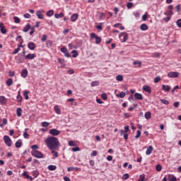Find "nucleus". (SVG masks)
<instances>
[{
  "mask_svg": "<svg viewBox=\"0 0 181 181\" xmlns=\"http://www.w3.org/2000/svg\"><path fill=\"white\" fill-rule=\"evenodd\" d=\"M64 180L65 181H70V178L69 177H64Z\"/></svg>",
  "mask_w": 181,
  "mask_h": 181,
  "instance_id": "64",
  "label": "nucleus"
},
{
  "mask_svg": "<svg viewBox=\"0 0 181 181\" xmlns=\"http://www.w3.org/2000/svg\"><path fill=\"white\" fill-rule=\"evenodd\" d=\"M156 169L158 172H160L162 170V165L160 164H158L156 166Z\"/></svg>",
  "mask_w": 181,
  "mask_h": 181,
  "instance_id": "36",
  "label": "nucleus"
},
{
  "mask_svg": "<svg viewBox=\"0 0 181 181\" xmlns=\"http://www.w3.org/2000/svg\"><path fill=\"white\" fill-rule=\"evenodd\" d=\"M124 133H127L128 132V131H129V126H128V125H126V126H124Z\"/></svg>",
  "mask_w": 181,
  "mask_h": 181,
  "instance_id": "56",
  "label": "nucleus"
},
{
  "mask_svg": "<svg viewBox=\"0 0 181 181\" xmlns=\"http://www.w3.org/2000/svg\"><path fill=\"white\" fill-rule=\"evenodd\" d=\"M129 175L128 173H126L124 174L123 176H122V180H127V179H129Z\"/></svg>",
  "mask_w": 181,
  "mask_h": 181,
  "instance_id": "42",
  "label": "nucleus"
},
{
  "mask_svg": "<svg viewBox=\"0 0 181 181\" xmlns=\"http://www.w3.org/2000/svg\"><path fill=\"white\" fill-rule=\"evenodd\" d=\"M143 90L144 91H146V93H148L149 94H151V93L152 92V89L149 86H144L143 87Z\"/></svg>",
  "mask_w": 181,
  "mask_h": 181,
  "instance_id": "10",
  "label": "nucleus"
},
{
  "mask_svg": "<svg viewBox=\"0 0 181 181\" xmlns=\"http://www.w3.org/2000/svg\"><path fill=\"white\" fill-rule=\"evenodd\" d=\"M52 45H53V42L52 40H47L46 42L47 47H52Z\"/></svg>",
  "mask_w": 181,
  "mask_h": 181,
  "instance_id": "32",
  "label": "nucleus"
},
{
  "mask_svg": "<svg viewBox=\"0 0 181 181\" xmlns=\"http://www.w3.org/2000/svg\"><path fill=\"white\" fill-rule=\"evenodd\" d=\"M78 18V14L77 13H74L71 16V22H76V21H77Z\"/></svg>",
  "mask_w": 181,
  "mask_h": 181,
  "instance_id": "12",
  "label": "nucleus"
},
{
  "mask_svg": "<svg viewBox=\"0 0 181 181\" xmlns=\"http://www.w3.org/2000/svg\"><path fill=\"white\" fill-rule=\"evenodd\" d=\"M41 40L42 42H46V40H47V35H43Z\"/></svg>",
  "mask_w": 181,
  "mask_h": 181,
  "instance_id": "49",
  "label": "nucleus"
},
{
  "mask_svg": "<svg viewBox=\"0 0 181 181\" xmlns=\"http://www.w3.org/2000/svg\"><path fill=\"white\" fill-rule=\"evenodd\" d=\"M146 119H150L151 118V112H146L144 115Z\"/></svg>",
  "mask_w": 181,
  "mask_h": 181,
  "instance_id": "31",
  "label": "nucleus"
},
{
  "mask_svg": "<svg viewBox=\"0 0 181 181\" xmlns=\"http://www.w3.org/2000/svg\"><path fill=\"white\" fill-rule=\"evenodd\" d=\"M168 76L170 78H177V77H179V73L175 72V71H171L168 74Z\"/></svg>",
  "mask_w": 181,
  "mask_h": 181,
  "instance_id": "7",
  "label": "nucleus"
},
{
  "mask_svg": "<svg viewBox=\"0 0 181 181\" xmlns=\"http://www.w3.org/2000/svg\"><path fill=\"white\" fill-rule=\"evenodd\" d=\"M24 18H25L26 19H29L30 18V14L29 13H25L23 15Z\"/></svg>",
  "mask_w": 181,
  "mask_h": 181,
  "instance_id": "53",
  "label": "nucleus"
},
{
  "mask_svg": "<svg viewBox=\"0 0 181 181\" xmlns=\"http://www.w3.org/2000/svg\"><path fill=\"white\" fill-rule=\"evenodd\" d=\"M69 146H76V141H69Z\"/></svg>",
  "mask_w": 181,
  "mask_h": 181,
  "instance_id": "40",
  "label": "nucleus"
},
{
  "mask_svg": "<svg viewBox=\"0 0 181 181\" xmlns=\"http://www.w3.org/2000/svg\"><path fill=\"white\" fill-rule=\"evenodd\" d=\"M134 97L136 100H143L144 97L142 96V94L136 93L134 94Z\"/></svg>",
  "mask_w": 181,
  "mask_h": 181,
  "instance_id": "14",
  "label": "nucleus"
},
{
  "mask_svg": "<svg viewBox=\"0 0 181 181\" xmlns=\"http://www.w3.org/2000/svg\"><path fill=\"white\" fill-rule=\"evenodd\" d=\"M33 176H34V177H37V176H39V171H33Z\"/></svg>",
  "mask_w": 181,
  "mask_h": 181,
  "instance_id": "44",
  "label": "nucleus"
},
{
  "mask_svg": "<svg viewBox=\"0 0 181 181\" xmlns=\"http://www.w3.org/2000/svg\"><path fill=\"white\" fill-rule=\"evenodd\" d=\"M28 47L30 49V50H35L36 45L34 44V42H30L28 44Z\"/></svg>",
  "mask_w": 181,
  "mask_h": 181,
  "instance_id": "9",
  "label": "nucleus"
},
{
  "mask_svg": "<svg viewBox=\"0 0 181 181\" xmlns=\"http://www.w3.org/2000/svg\"><path fill=\"white\" fill-rule=\"evenodd\" d=\"M32 149H39V146L35 144L31 146Z\"/></svg>",
  "mask_w": 181,
  "mask_h": 181,
  "instance_id": "61",
  "label": "nucleus"
},
{
  "mask_svg": "<svg viewBox=\"0 0 181 181\" xmlns=\"http://www.w3.org/2000/svg\"><path fill=\"white\" fill-rule=\"evenodd\" d=\"M91 87H95L96 86H100V81H93L90 83Z\"/></svg>",
  "mask_w": 181,
  "mask_h": 181,
  "instance_id": "26",
  "label": "nucleus"
},
{
  "mask_svg": "<svg viewBox=\"0 0 181 181\" xmlns=\"http://www.w3.org/2000/svg\"><path fill=\"white\" fill-rule=\"evenodd\" d=\"M98 153V152L97 151H93L92 153H91V156H97V154Z\"/></svg>",
  "mask_w": 181,
  "mask_h": 181,
  "instance_id": "55",
  "label": "nucleus"
},
{
  "mask_svg": "<svg viewBox=\"0 0 181 181\" xmlns=\"http://www.w3.org/2000/svg\"><path fill=\"white\" fill-rule=\"evenodd\" d=\"M49 134L53 136H57V135H60V131L57 129H51L49 131Z\"/></svg>",
  "mask_w": 181,
  "mask_h": 181,
  "instance_id": "5",
  "label": "nucleus"
},
{
  "mask_svg": "<svg viewBox=\"0 0 181 181\" xmlns=\"http://www.w3.org/2000/svg\"><path fill=\"white\" fill-rule=\"evenodd\" d=\"M17 100H18L20 102L22 101V96L21 95V91H18V93Z\"/></svg>",
  "mask_w": 181,
  "mask_h": 181,
  "instance_id": "43",
  "label": "nucleus"
},
{
  "mask_svg": "<svg viewBox=\"0 0 181 181\" xmlns=\"http://www.w3.org/2000/svg\"><path fill=\"white\" fill-rule=\"evenodd\" d=\"M17 117H22V108L18 107L16 110Z\"/></svg>",
  "mask_w": 181,
  "mask_h": 181,
  "instance_id": "20",
  "label": "nucleus"
},
{
  "mask_svg": "<svg viewBox=\"0 0 181 181\" xmlns=\"http://www.w3.org/2000/svg\"><path fill=\"white\" fill-rule=\"evenodd\" d=\"M61 52H62V53H66V52H67V48H66V47H62V48H61Z\"/></svg>",
  "mask_w": 181,
  "mask_h": 181,
  "instance_id": "58",
  "label": "nucleus"
},
{
  "mask_svg": "<svg viewBox=\"0 0 181 181\" xmlns=\"http://www.w3.org/2000/svg\"><path fill=\"white\" fill-rule=\"evenodd\" d=\"M23 176H25V177H26V179H29L30 180H33V179H34L32 176L28 175L26 172H24L23 173Z\"/></svg>",
  "mask_w": 181,
  "mask_h": 181,
  "instance_id": "19",
  "label": "nucleus"
},
{
  "mask_svg": "<svg viewBox=\"0 0 181 181\" xmlns=\"http://www.w3.org/2000/svg\"><path fill=\"white\" fill-rule=\"evenodd\" d=\"M23 136H24V138H25V139L29 136V135L28 134V132H24Z\"/></svg>",
  "mask_w": 181,
  "mask_h": 181,
  "instance_id": "62",
  "label": "nucleus"
},
{
  "mask_svg": "<svg viewBox=\"0 0 181 181\" xmlns=\"http://www.w3.org/2000/svg\"><path fill=\"white\" fill-rule=\"evenodd\" d=\"M55 112L57 114H62V110H60V108L59 107V105H56L54 107Z\"/></svg>",
  "mask_w": 181,
  "mask_h": 181,
  "instance_id": "23",
  "label": "nucleus"
},
{
  "mask_svg": "<svg viewBox=\"0 0 181 181\" xmlns=\"http://www.w3.org/2000/svg\"><path fill=\"white\" fill-rule=\"evenodd\" d=\"M45 144L50 151H54L59 148L60 143L59 139L53 136H48L45 140Z\"/></svg>",
  "mask_w": 181,
  "mask_h": 181,
  "instance_id": "1",
  "label": "nucleus"
},
{
  "mask_svg": "<svg viewBox=\"0 0 181 181\" xmlns=\"http://www.w3.org/2000/svg\"><path fill=\"white\" fill-rule=\"evenodd\" d=\"M13 19H14L15 23H20V22H21V18H19V17L14 16V17H13Z\"/></svg>",
  "mask_w": 181,
  "mask_h": 181,
  "instance_id": "38",
  "label": "nucleus"
},
{
  "mask_svg": "<svg viewBox=\"0 0 181 181\" xmlns=\"http://www.w3.org/2000/svg\"><path fill=\"white\" fill-rule=\"evenodd\" d=\"M141 30H148V25L146 24H141L140 26Z\"/></svg>",
  "mask_w": 181,
  "mask_h": 181,
  "instance_id": "24",
  "label": "nucleus"
},
{
  "mask_svg": "<svg viewBox=\"0 0 181 181\" xmlns=\"http://www.w3.org/2000/svg\"><path fill=\"white\" fill-rule=\"evenodd\" d=\"M101 98H103L104 100H107V94L106 93H103L101 95Z\"/></svg>",
  "mask_w": 181,
  "mask_h": 181,
  "instance_id": "52",
  "label": "nucleus"
},
{
  "mask_svg": "<svg viewBox=\"0 0 181 181\" xmlns=\"http://www.w3.org/2000/svg\"><path fill=\"white\" fill-rule=\"evenodd\" d=\"M6 124H8V119L4 118L3 119V124H0V127L3 128L4 125H6Z\"/></svg>",
  "mask_w": 181,
  "mask_h": 181,
  "instance_id": "37",
  "label": "nucleus"
},
{
  "mask_svg": "<svg viewBox=\"0 0 181 181\" xmlns=\"http://www.w3.org/2000/svg\"><path fill=\"white\" fill-rule=\"evenodd\" d=\"M41 125L44 128H47V127H49L50 125V123H49L47 122H43L41 123Z\"/></svg>",
  "mask_w": 181,
  "mask_h": 181,
  "instance_id": "30",
  "label": "nucleus"
},
{
  "mask_svg": "<svg viewBox=\"0 0 181 181\" xmlns=\"http://www.w3.org/2000/svg\"><path fill=\"white\" fill-rule=\"evenodd\" d=\"M124 138L126 141L128 139V133H124Z\"/></svg>",
  "mask_w": 181,
  "mask_h": 181,
  "instance_id": "63",
  "label": "nucleus"
},
{
  "mask_svg": "<svg viewBox=\"0 0 181 181\" xmlns=\"http://www.w3.org/2000/svg\"><path fill=\"white\" fill-rule=\"evenodd\" d=\"M29 94V90H25L23 95L25 98V100H29V95H28Z\"/></svg>",
  "mask_w": 181,
  "mask_h": 181,
  "instance_id": "34",
  "label": "nucleus"
},
{
  "mask_svg": "<svg viewBox=\"0 0 181 181\" xmlns=\"http://www.w3.org/2000/svg\"><path fill=\"white\" fill-rule=\"evenodd\" d=\"M33 156H35V158H43V153H42V152L37 151V150H33L31 152Z\"/></svg>",
  "mask_w": 181,
  "mask_h": 181,
  "instance_id": "2",
  "label": "nucleus"
},
{
  "mask_svg": "<svg viewBox=\"0 0 181 181\" xmlns=\"http://www.w3.org/2000/svg\"><path fill=\"white\" fill-rule=\"evenodd\" d=\"M160 81V76H157L154 78V83H159Z\"/></svg>",
  "mask_w": 181,
  "mask_h": 181,
  "instance_id": "48",
  "label": "nucleus"
},
{
  "mask_svg": "<svg viewBox=\"0 0 181 181\" xmlns=\"http://www.w3.org/2000/svg\"><path fill=\"white\" fill-rule=\"evenodd\" d=\"M153 151V147L152 146H149L147 147L146 155H151V153Z\"/></svg>",
  "mask_w": 181,
  "mask_h": 181,
  "instance_id": "11",
  "label": "nucleus"
},
{
  "mask_svg": "<svg viewBox=\"0 0 181 181\" xmlns=\"http://www.w3.org/2000/svg\"><path fill=\"white\" fill-rule=\"evenodd\" d=\"M19 50H21V48H19V47L16 49H14V51L13 52V54H16V53L19 52Z\"/></svg>",
  "mask_w": 181,
  "mask_h": 181,
  "instance_id": "51",
  "label": "nucleus"
},
{
  "mask_svg": "<svg viewBox=\"0 0 181 181\" xmlns=\"http://www.w3.org/2000/svg\"><path fill=\"white\" fill-rule=\"evenodd\" d=\"M21 77L23 78H26L28 77V70L27 69H23L21 72Z\"/></svg>",
  "mask_w": 181,
  "mask_h": 181,
  "instance_id": "15",
  "label": "nucleus"
},
{
  "mask_svg": "<svg viewBox=\"0 0 181 181\" xmlns=\"http://www.w3.org/2000/svg\"><path fill=\"white\" fill-rule=\"evenodd\" d=\"M160 102H161L163 104H165V105H169V101H168V100L162 99V100H160Z\"/></svg>",
  "mask_w": 181,
  "mask_h": 181,
  "instance_id": "41",
  "label": "nucleus"
},
{
  "mask_svg": "<svg viewBox=\"0 0 181 181\" xmlns=\"http://www.w3.org/2000/svg\"><path fill=\"white\" fill-rule=\"evenodd\" d=\"M0 30L1 33H3V35H5V33H6V29H5V27H2Z\"/></svg>",
  "mask_w": 181,
  "mask_h": 181,
  "instance_id": "50",
  "label": "nucleus"
},
{
  "mask_svg": "<svg viewBox=\"0 0 181 181\" xmlns=\"http://www.w3.org/2000/svg\"><path fill=\"white\" fill-rule=\"evenodd\" d=\"M30 29V24H27L25 25V28H23V32L28 33V32H29Z\"/></svg>",
  "mask_w": 181,
  "mask_h": 181,
  "instance_id": "27",
  "label": "nucleus"
},
{
  "mask_svg": "<svg viewBox=\"0 0 181 181\" xmlns=\"http://www.w3.org/2000/svg\"><path fill=\"white\" fill-rule=\"evenodd\" d=\"M123 38V40H122ZM119 39H121V40H122L123 42H125L128 40V34L126 33H122L119 35Z\"/></svg>",
  "mask_w": 181,
  "mask_h": 181,
  "instance_id": "6",
  "label": "nucleus"
},
{
  "mask_svg": "<svg viewBox=\"0 0 181 181\" xmlns=\"http://www.w3.org/2000/svg\"><path fill=\"white\" fill-rule=\"evenodd\" d=\"M72 151H73V152H77V151H80V148H78V147L72 148Z\"/></svg>",
  "mask_w": 181,
  "mask_h": 181,
  "instance_id": "59",
  "label": "nucleus"
},
{
  "mask_svg": "<svg viewBox=\"0 0 181 181\" xmlns=\"http://www.w3.org/2000/svg\"><path fill=\"white\" fill-rule=\"evenodd\" d=\"M127 95V93L125 92H121L120 93L117 95V97H119L120 98H124Z\"/></svg>",
  "mask_w": 181,
  "mask_h": 181,
  "instance_id": "29",
  "label": "nucleus"
},
{
  "mask_svg": "<svg viewBox=\"0 0 181 181\" xmlns=\"http://www.w3.org/2000/svg\"><path fill=\"white\" fill-rule=\"evenodd\" d=\"M139 136H141V131L137 130L136 135L135 136L136 139H138V138H139Z\"/></svg>",
  "mask_w": 181,
  "mask_h": 181,
  "instance_id": "47",
  "label": "nucleus"
},
{
  "mask_svg": "<svg viewBox=\"0 0 181 181\" xmlns=\"http://www.w3.org/2000/svg\"><path fill=\"white\" fill-rule=\"evenodd\" d=\"M57 168L56 165H52L48 166L49 170H56Z\"/></svg>",
  "mask_w": 181,
  "mask_h": 181,
  "instance_id": "35",
  "label": "nucleus"
},
{
  "mask_svg": "<svg viewBox=\"0 0 181 181\" xmlns=\"http://www.w3.org/2000/svg\"><path fill=\"white\" fill-rule=\"evenodd\" d=\"M72 53L74 54L72 55V57L76 58L77 56H78V52L76 50H73Z\"/></svg>",
  "mask_w": 181,
  "mask_h": 181,
  "instance_id": "39",
  "label": "nucleus"
},
{
  "mask_svg": "<svg viewBox=\"0 0 181 181\" xmlns=\"http://www.w3.org/2000/svg\"><path fill=\"white\" fill-rule=\"evenodd\" d=\"M162 88L163 91H170V86L169 85H163Z\"/></svg>",
  "mask_w": 181,
  "mask_h": 181,
  "instance_id": "17",
  "label": "nucleus"
},
{
  "mask_svg": "<svg viewBox=\"0 0 181 181\" xmlns=\"http://www.w3.org/2000/svg\"><path fill=\"white\" fill-rule=\"evenodd\" d=\"M90 38L95 39L96 45H100V43H101V37H98V35H95L94 33H90Z\"/></svg>",
  "mask_w": 181,
  "mask_h": 181,
  "instance_id": "3",
  "label": "nucleus"
},
{
  "mask_svg": "<svg viewBox=\"0 0 181 181\" xmlns=\"http://www.w3.org/2000/svg\"><path fill=\"white\" fill-rule=\"evenodd\" d=\"M8 74H9L10 77H13V76H15V72L13 71H10L8 72Z\"/></svg>",
  "mask_w": 181,
  "mask_h": 181,
  "instance_id": "57",
  "label": "nucleus"
},
{
  "mask_svg": "<svg viewBox=\"0 0 181 181\" xmlns=\"http://www.w3.org/2000/svg\"><path fill=\"white\" fill-rule=\"evenodd\" d=\"M4 141L7 146H12V140L11 139L9 136H4Z\"/></svg>",
  "mask_w": 181,
  "mask_h": 181,
  "instance_id": "4",
  "label": "nucleus"
},
{
  "mask_svg": "<svg viewBox=\"0 0 181 181\" xmlns=\"http://www.w3.org/2000/svg\"><path fill=\"white\" fill-rule=\"evenodd\" d=\"M127 6L128 9H131V8H132V6H134V4L131 3V2H128L127 4Z\"/></svg>",
  "mask_w": 181,
  "mask_h": 181,
  "instance_id": "46",
  "label": "nucleus"
},
{
  "mask_svg": "<svg viewBox=\"0 0 181 181\" xmlns=\"http://www.w3.org/2000/svg\"><path fill=\"white\" fill-rule=\"evenodd\" d=\"M0 104H6V98L5 96H0Z\"/></svg>",
  "mask_w": 181,
  "mask_h": 181,
  "instance_id": "18",
  "label": "nucleus"
},
{
  "mask_svg": "<svg viewBox=\"0 0 181 181\" xmlns=\"http://www.w3.org/2000/svg\"><path fill=\"white\" fill-rule=\"evenodd\" d=\"M6 84L8 87H11V86H12V84H13V80H12V78H11L7 79L6 81Z\"/></svg>",
  "mask_w": 181,
  "mask_h": 181,
  "instance_id": "16",
  "label": "nucleus"
},
{
  "mask_svg": "<svg viewBox=\"0 0 181 181\" xmlns=\"http://www.w3.org/2000/svg\"><path fill=\"white\" fill-rule=\"evenodd\" d=\"M33 33H35V27L31 28L30 35H32Z\"/></svg>",
  "mask_w": 181,
  "mask_h": 181,
  "instance_id": "60",
  "label": "nucleus"
},
{
  "mask_svg": "<svg viewBox=\"0 0 181 181\" xmlns=\"http://www.w3.org/2000/svg\"><path fill=\"white\" fill-rule=\"evenodd\" d=\"M56 19H59V18H63L64 16V13H56L54 15Z\"/></svg>",
  "mask_w": 181,
  "mask_h": 181,
  "instance_id": "28",
  "label": "nucleus"
},
{
  "mask_svg": "<svg viewBox=\"0 0 181 181\" xmlns=\"http://www.w3.org/2000/svg\"><path fill=\"white\" fill-rule=\"evenodd\" d=\"M43 12H45L43 10H40L36 12V16H37L38 19H43V14H42Z\"/></svg>",
  "mask_w": 181,
  "mask_h": 181,
  "instance_id": "8",
  "label": "nucleus"
},
{
  "mask_svg": "<svg viewBox=\"0 0 181 181\" xmlns=\"http://www.w3.org/2000/svg\"><path fill=\"white\" fill-rule=\"evenodd\" d=\"M176 23L178 28H181V19L177 20Z\"/></svg>",
  "mask_w": 181,
  "mask_h": 181,
  "instance_id": "54",
  "label": "nucleus"
},
{
  "mask_svg": "<svg viewBox=\"0 0 181 181\" xmlns=\"http://www.w3.org/2000/svg\"><path fill=\"white\" fill-rule=\"evenodd\" d=\"M47 16H53L54 15V11L53 10H49L46 13Z\"/></svg>",
  "mask_w": 181,
  "mask_h": 181,
  "instance_id": "25",
  "label": "nucleus"
},
{
  "mask_svg": "<svg viewBox=\"0 0 181 181\" xmlns=\"http://www.w3.org/2000/svg\"><path fill=\"white\" fill-rule=\"evenodd\" d=\"M16 59H17L18 63H23V59L21 58V57H17Z\"/></svg>",
  "mask_w": 181,
  "mask_h": 181,
  "instance_id": "45",
  "label": "nucleus"
},
{
  "mask_svg": "<svg viewBox=\"0 0 181 181\" xmlns=\"http://www.w3.org/2000/svg\"><path fill=\"white\" fill-rule=\"evenodd\" d=\"M116 80H117V81H122V80H124V76H122V75H117L116 76Z\"/></svg>",
  "mask_w": 181,
  "mask_h": 181,
  "instance_id": "33",
  "label": "nucleus"
},
{
  "mask_svg": "<svg viewBox=\"0 0 181 181\" xmlns=\"http://www.w3.org/2000/svg\"><path fill=\"white\" fill-rule=\"evenodd\" d=\"M168 180L170 181H177V178H176L175 175H169Z\"/></svg>",
  "mask_w": 181,
  "mask_h": 181,
  "instance_id": "22",
  "label": "nucleus"
},
{
  "mask_svg": "<svg viewBox=\"0 0 181 181\" xmlns=\"http://www.w3.org/2000/svg\"><path fill=\"white\" fill-rule=\"evenodd\" d=\"M35 57H36V55L35 54H29L25 56V59H28V60H32Z\"/></svg>",
  "mask_w": 181,
  "mask_h": 181,
  "instance_id": "13",
  "label": "nucleus"
},
{
  "mask_svg": "<svg viewBox=\"0 0 181 181\" xmlns=\"http://www.w3.org/2000/svg\"><path fill=\"white\" fill-rule=\"evenodd\" d=\"M22 146V140L19 139L16 142V148H21Z\"/></svg>",
  "mask_w": 181,
  "mask_h": 181,
  "instance_id": "21",
  "label": "nucleus"
}]
</instances>
